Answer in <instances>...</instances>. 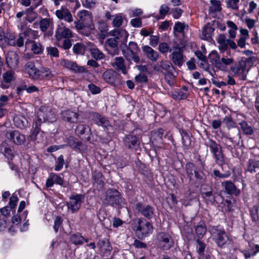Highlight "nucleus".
Returning a JSON list of instances; mask_svg holds the SVG:
<instances>
[{
  "label": "nucleus",
  "instance_id": "423d86ee",
  "mask_svg": "<svg viewBox=\"0 0 259 259\" xmlns=\"http://www.w3.org/2000/svg\"><path fill=\"white\" fill-rule=\"evenodd\" d=\"M169 58L173 63L181 67L186 60V57L183 54L182 48L179 47H173V51L169 55Z\"/></svg>",
  "mask_w": 259,
  "mask_h": 259
},
{
  "label": "nucleus",
  "instance_id": "4be33fe9",
  "mask_svg": "<svg viewBox=\"0 0 259 259\" xmlns=\"http://www.w3.org/2000/svg\"><path fill=\"white\" fill-rule=\"evenodd\" d=\"M124 143L128 148H133L139 145L140 141L138 138L135 135L130 134L125 137Z\"/></svg>",
  "mask_w": 259,
  "mask_h": 259
},
{
  "label": "nucleus",
  "instance_id": "f704fd0d",
  "mask_svg": "<svg viewBox=\"0 0 259 259\" xmlns=\"http://www.w3.org/2000/svg\"><path fill=\"white\" fill-rule=\"evenodd\" d=\"M31 44V51L34 54H41L44 52V47L40 42H36L35 40H30Z\"/></svg>",
  "mask_w": 259,
  "mask_h": 259
},
{
  "label": "nucleus",
  "instance_id": "0eeeda50",
  "mask_svg": "<svg viewBox=\"0 0 259 259\" xmlns=\"http://www.w3.org/2000/svg\"><path fill=\"white\" fill-rule=\"evenodd\" d=\"M251 59L248 58L245 61H241L238 64L232 66L230 68L231 71L234 76H237L242 80L246 79V63L249 62Z\"/></svg>",
  "mask_w": 259,
  "mask_h": 259
},
{
  "label": "nucleus",
  "instance_id": "0e129e2a",
  "mask_svg": "<svg viewBox=\"0 0 259 259\" xmlns=\"http://www.w3.org/2000/svg\"><path fill=\"white\" fill-rule=\"evenodd\" d=\"M211 3L212 6L210 7V9L212 11L219 12L221 10V4L219 1L211 0Z\"/></svg>",
  "mask_w": 259,
  "mask_h": 259
},
{
  "label": "nucleus",
  "instance_id": "e433bc0d",
  "mask_svg": "<svg viewBox=\"0 0 259 259\" xmlns=\"http://www.w3.org/2000/svg\"><path fill=\"white\" fill-rule=\"evenodd\" d=\"M241 130L244 134L247 135H251L253 133V130L252 127L249 125L245 121H242L238 123Z\"/></svg>",
  "mask_w": 259,
  "mask_h": 259
},
{
  "label": "nucleus",
  "instance_id": "412c9836",
  "mask_svg": "<svg viewBox=\"0 0 259 259\" xmlns=\"http://www.w3.org/2000/svg\"><path fill=\"white\" fill-rule=\"evenodd\" d=\"M222 185L225 188V192L228 194L238 196L240 194V191L237 189L234 184L230 181H227L222 183Z\"/></svg>",
  "mask_w": 259,
  "mask_h": 259
},
{
  "label": "nucleus",
  "instance_id": "4468645a",
  "mask_svg": "<svg viewBox=\"0 0 259 259\" xmlns=\"http://www.w3.org/2000/svg\"><path fill=\"white\" fill-rule=\"evenodd\" d=\"M40 124H36V122L33 121L32 129L28 139L32 141H37V143L41 142L45 140V137L43 133L39 135V138H37V135L39 133Z\"/></svg>",
  "mask_w": 259,
  "mask_h": 259
},
{
  "label": "nucleus",
  "instance_id": "f3484780",
  "mask_svg": "<svg viewBox=\"0 0 259 259\" xmlns=\"http://www.w3.org/2000/svg\"><path fill=\"white\" fill-rule=\"evenodd\" d=\"M6 63L9 67L12 69H15L18 67L19 64V56L14 51L8 53L6 56Z\"/></svg>",
  "mask_w": 259,
  "mask_h": 259
},
{
  "label": "nucleus",
  "instance_id": "49530a36",
  "mask_svg": "<svg viewBox=\"0 0 259 259\" xmlns=\"http://www.w3.org/2000/svg\"><path fill=\"white\" fill-rule=\"evenodd\" d=\"M212 152L216 159V160L222 162L224 160L223 155L221 151V146L218 144L215 148L212 150Z\"/></svg>",
  "mask_w": 259,
  "mask_h": 259
},
{
  "label": "nucleus",
  "instance_id": "9b49d317",
  "mask_svg": "<svg viewBox=\"0 0 259 259\" xmlns=\"http://www.w3.org/2000/svg\"><path fill=\"white\" fill-rule=\"evenodd\" d=\"M61 118L66 121L70 123L76 122L78 120L79 114L75 110L67 109L62 111Z\"/></svg>",
  "mask_w": 259,
  "mask_h": 259
},
{
  "label": "nucleus",
  "instance_id": "7ed1b4c3",
  "mask_svg": "<svg viewBox=\"0 0 259 259\" xmlns=\"http://www.w3.org/2000/svg\"><path fill=\"white\" fill-rule=\"evenodd\" d=\"M212 240L217 245L221 248L224 247L229 242V237L224 229L218 226L213 227L210 230Z\"/></svg>",
  "mask_w": 259,
  "mask_h": 259
},
{
  "label": "nucleus",
  "instance_id": "58836bf2",
  "mask_svg": "<svg viewBox=\"0 0 259 259\" xmlns=\"http://www.w3.org/2000/svg\"><path fill=\"white\" fill-rule=\"evenodd\" d=\"M52 23V20L50 18L41 19L39 22V28L42 32H45Z\"/></svg>",
  "mask_w": 259,
  "mask_h": 259
},
{
  "label": "nucleus",
  "instance_id": "473e14b6",
  "mask_svg": "<svg viewBox=\"0 0 259 259\" xmlns=\"http://www.w3.org/2000/svg\"><path fill=\"white\" fill-rule=\"evenodd\" d=\"M38 33L37 30H34L31 28L26 29L23 32L25 37L27 38L26 44L30 43V40H33V39L37 38L39 37Z\"/></svg>",
  "mask_w": 259,
  "mask_h": 259
},
{
  "label": "nucleus",
  "instance_id": "e2e57ef3",
  "mask_svg": "<svg viewBox=\"0 0 259 259\" xmlns=\"http://www.w3.org/2000/svg\"><path fill=\"white\" fill-rule=\"evenodd\" d=\"M123 22V19L120 14L116 15L113 19L112 24L114 27L120 26Z\"/></svg>",
  "mask_w": 259,
  "mask_h": 259
},
{
  "label": "nucleus",
  "instance_id": "b1692460",
  "mask_svg": "<svg viewBox=\"0 0 259 259\" xmlns=\"http://www.w3.org/2000/svg\"><path fill=\"white\" fill-rule=\"evenodd\" d=\"M234 60L232 58L223 56L220 57L219 63L217 67V69L220 70L225 71L227 70L228 66L231 65L233 63Z\"/></svg>",
  "mask_w": 259,
  "mask_h": 259
},
{
  "label": "nucleus",
  "instance_id": "f257e3e1",
  "mask_svg": "<svg viewBox=\"0 0 259 259\" xmlns=\"http://www.w3.org/2000/svg\"><path fill=\"white\" fill-rule=\"evenodd\" d=\"M131 228L135 232L137 238L141 240L149 236L153 231L152 224L140 218H137L132 220Z\"/></svg>",
  "mask_w": 259,
  "mask_h": 259
},
{
  "label": "nucleus",
  "instance_id": "79ce46f5",
  "mask_svg": "<svg viewBox=\"0 0 259 259\" xmlns=\"http://www.w3.org/2000/svg\"><path fill=\"white\" fill-rule=\"evenodd\" d=\"M206 231V228L203 223H200L195 227V233L199 238L203 237Z\"/></svg>",
  "mask_w": 259,
  "mask_h": 259
},
{
  "label": "nucleus",
  "instance_id": "cd10ccee",
  "mask_svg": "<svg viewBox=\"0 0 259 259\" xmlns=\"http://www.w3.org/2000/svg\"><path fill=\"white\" fill-rule=\"evenodd\" d=\"M112 66L117 70L121 71L123 74H126L127 71L124 65V60L122 57H116Z\"/></svg>",
  "mask_w": 259,
  "mask_h": 259
},
{
  "label": "nucleus",
  "instance_id": "69168bd1",
  "mask_svg": "<svg viewBox=\"0 0 259 259\" xmlns=\"http://www.w3.org/2000/svg\"><path fill=\"white\" fill-rule=\"evenodd\" d=\"M259 169V163H249L247 170L251 173L255 172Z\"/></svg>",
  "mask_w": 259,
  "mask_h": 259
},
{
  "label": "nucleus",
  "instance_id": "ea45409f",
  "mask_svg": "<svg viewBox=\"0 0 259 259\" xmlns=\"http://www.w3.org/2000/svg\"><path fill=\"white\" fill-rule=\"evenodd\" d=\"M220 56L216 51H212L209 55V59L210 62L217 68L218 63H219Z\"/></svg>",
  "mask_w": 259,
  "mask_h": 259
},
{
  "label": "nucleus",
  "instance_id": "f8f14e48",
  "mask_svg": "<svg viewBox=\"0 0 259 259\" xmlns=\"http://www.w3.org/2000/svg\"><path fill=\"white\" fill-rule=\"evenodd\" d=\"M24 71L29 75V76L33 79H38L40 77L38 69L36 68L34 62H27L24 67Z\"/></svg>",
  "mask_w": 259,
  "mask_h": 259
},
{
  "label": "nucleus",
  "instance_id": "864d4df0",
  "mask_svg": "<svg viewBox=\"0 0 259 259\" xmlns=\"http://www.w3.org/2000/svg\"><path fill=\"white\" fill-rule=\"evenodd\" d=\"M228 8L237 10L239 8V0H226Z\"/></svg>",
  "mask_w": 259,
  "mask_h": 259
},
{
  "label": "nucleus",
  "instance_id": "6e6d98bb",
  "mask_svg": "<svg viewBox=\"0 0 259 259\" xmlns=\"http://www.w3.org/2000/svg\"><path fill=\"white\" fill-rule=\"evenodd\" d=\"M258 210L259 207L258 205H254L250 209V213L253 221L255 222L258 220V217L257 215V212Z\"/></svg>",
  "mask_w": 259,
  "mask_h": 259
},
{
  "label": "nucleus",
  "instance_id": "2f4dec72",
  "mask_svg": "<svg viewBox=\"0 0 259 259\" xmlns=\"http://www.w3.org/2000/svg\"><path fill=\"white\" fill-rule=\"evenodd\" d=\"M36 8L37 7L31 6L30 8L26 9L25 11V19L28 22H32L37 18V14L34 11Z\"/></svg>",
  "mask_w": 259,
  "mask_h": 259
},
{
  "label": "nucleus",
  "instance_id": "f03ea898",
  "mask_svg": "<svg viewBox=\"0 0 259 259\" xmlns=\"http://www.w3.org/2000/svg\"><path fill=\"white\" fill-rule=\"evenodd\" d=\"M123 200L120 192L115 189H108L102 198V201L104 205L112 206L118 208L122 207Z\"/></svg>",
  "mask_w": 259,
  "mask_h": 259
},
{
  "label": "nucleus",
  "instance_id": "bb28decb",
  "mask_svg": "<svg viewBox=\"0 0 259 259\" xmlns=\"http://www.w3.org/2000/svg\"><path fill=\"white\" fill-rule=\"evenodd\" d=\"M10 139L13 143L17 145H21L26 140L24 135L21 134L19 132L16 131L10 133Z\"/></svg>",
  "mask_w": 259,
  "mask_h": 259
},
{
  "label": "nucleus",
  "instance_id": "39448f33",
  "mask_svg": "<svg viewBox=\"0 0 259 259\" xmlns=\"http://www.w3.org/2000/svg\"><path fill=\"white\" fill-rule=\"evenodd\" d=\"M156 242L157 246L163 250H167L174 244V241L171 236L165 232H159L156 235Z\"/></svg>",
  "mask_w": 259,
  "mask_h": 259
},
{
  "label": "nucleus",
  "instance_id": "a19ab883",
  "mask_svg": "<svg viewBox=\"0 0 259 259\" xmlns=\"http://www.w3.org/2000/svg\"><path fill=\"white\" fill-rule=\"evenodd\" d=\"M84 238L79 233L73 234L70 237V240L75 245H81L83 243Z\"/></svg>",
  "mask_w": 259,
  "mask_h": 259
},
{
  "label": "nucleus",
  "instance_id": "1a4fd4ad",
  "mask_svg": "<svg viewBox=\"0 0 259 259\" xmlns=\"http://www.w3.org/2000/svg\"><path fill=\"white\" fill-rule=\"evenodd\" d=\"M83 198V195L81 194L71 196L67 204L68 209H70L72 212L77 211L80 208Z\"/></svg>",
  "mask_w": 259,
  "mask_h": 259
},
{
  "label": "nucleus",
  "instance_id": "dca6fc26",
  "mask_svg": "<svg viewBox=\"0 0 259 259\" xmlns=\"http://www.w3.org/2000/svg\"><path fill=\"white\" fill-rule=\"evenodd\" d=\"M104 80L108 83L115 85L118 83L116 72L113 70H107L102 75Z\"/></svg>",
  "mask_w": 259,
  "mask_h": 259
},
{
  "label": "nucleus",
  "instance_id": "774afa93",
  "mask_svg": "<svg viewBox=\"0 0 259 259\" xmlns=\"http://www.w3.org/2000/svg\"><path fill=\"white\" fill-rule=\"evenodd\" d=\"M5 41L8 44L11 46H16V37L13 34H10L7 36L5 38Z\"/></svg>",
  "mask_w": 259,
  "mask_h": 259
},
{
  "label": "nucleus",
  "instance_id": "6e6552de",
  "mask_svg": "<svg viewBox=\"0 0 259 259\" xmlns=\"http://www.w3.org/2000/svg\"><path fill=\"white\" fill-rule=\"evenodd\" d=\"M136 209L139 213L148 219H151L154 216V208L150 205L139 202L136 203Z\"/></svg>",
  "mask_w": 259,
  "mask_h": 259
},
{
  "label": "nucleus",
  "instance_id": "09e8293b",
  "mask_svg": "<svg viewBox=\"0 0 259 259\" xmlns=\"http://www.w3.org/2000/svg\"><path fill=\"white\" fill-rule=\"evenodd\" d=\"M158 49L159 51L163 54H167L168 52H170L171 49H170L169 45L166 42H161L159 44Z\"/></svg>",
  "mask_w": 259,
  "mask_h": 259
},
{
  "label": "nucleus",
  "instance_id": "c756f323",
  "mask_svg": "<svg viewBox=\"0 0 259 259\" xmlns=\"http://www.w3.org/2000/svg\"><path fill=\"white\" fill-rule=\"evenodd\" d=\"M97 246L100 251L104 253L109 252L112 250L110 243L108 240L106 238L100 239L97 243Z\"/></svg>",
  "mask_w": 259,
  "mask_h": 259
},
{
  "label": "nucleus",
  "instance_id": "393cba45",
  "mask_svg": "<svg viewBox=\"0 0 259 259\" xmlns=\"http://www.w3.org/2000/svg\"><path fill=\"white\" fill-rule=\"evenodd\" d=\"M249 246V248L248 249H244L241 251V253L244 255L246 259L255 255L259 252L258 245L250 243Z\"/></svg>",
  "mask_w": 259,
  "mask_h": 259
},
{
  "label": "nucleus",
  "instance_id": "052dcab7",
  "mask_svg": "<svg viewBox=\"0 0 259 259\" xmlns=\"http://www.w3.org/2000/svg\"><path fill=\"white\" fill-rule=\"evenodd\" d=\"M102 115L97 112H91L90 113V118L94 122V123L99 125L100 120L101 119Z\"/></svg>",
  "mask_w": 259,
  "mask_h": 259
},
{
  "label": "nucleus",
  "instance_id": "a878e982",
  "mask_svg": "<svg viewBox=\"0 0 259 259\" xmlns=\"http://www.w3.org/2000/svg\"><path fill=\"white\" fill-rule=\"evenodd\" d=\"M143 51L147 57L152 61H156L159 58V54L152 48L148 46H145L143 48Z\"/></svg>",
  "mask_w": 259,
  "mask_h": 259
},
{
  "label": "nucleus",
  "instance_id": "6ab92c4d",
  "mask_svg": "<svg viewBox=\"0 0 259 259\" xmlns=\"http://www.w3.org/2000/svg\"><path fill=\"white\" fill-rule=\"evenodd\" d=\"M0 151L8 159L10 160H12L16 155V152L12 148L9 147L6 142H2L0 145Z\"/></svg>",
  "mask_w": 259,
  "mask_h": 259
},
{
  "label": "nucleus",
  "instance_id": "c03bdc74",
  "mask_svg": "<svg viewBox=\"0 0 259 259\" xmlns=\"http://www.w3.org/2000/svg\"><path fill=\"white\" fill-rule=\"evenodd\" d=\"M15 73L12 70H8L3 74V79L5 82L10 83L15 79Z\"/></svg>",
  "mask_w": 259,
  "mask_h": 259
},
{
  "label": "nucleus",
  "instance_id": "20e7f679",
  "mask_svg": "<svg viewBox=\"0 0 259 259\" xmlns=\"http://www.w3.org/2000/svg\"><path fill=\"white\" fill-rule=\"evenodd\" d=\"M56 117L55 113L50 108L45 106H41L37 112V118L34 121L36 124H40L42 122H53L56 121Z\"/></svg>",
  "mask_w": 259,
  "mask_h": 259
},
{
  "label": "nucleus",
  "instance_id": "bf43d9fd",
  "mask_svg": "<svg viewBox=\"0 0 259 259\" xmlns=\"http://www.w3.org/2000/svg\"><path fill=\"white\" fill-rule=\"evenodd\" d=\"M63 223V220L60 216H57L54 221V224L53 229L55 232L56 233L58 232L59 228L61 226Z\"/></svg>",
  "mask_w": 259,
  "mask_h": 259
},
{
  "label": "nucleus",
  "instance_id": "5fc2aeb1",
  "mask_svg": "<svg viewBox=\"0 0 259 259\" xmlns=\"http://www.w3.org/2000/svg\"><path fill=\"white\" fill-rule=\"evenodd\" d=\"M47 53L51 57H58L59 51L57 48L53 47H47L46 49Z\"/></svg>",
  "mask_w": 259,
  "mask_h": 259
},
{
  "label": "nucleus",
  "instance_id": "c9c22d12",
  "mask_svg": "<svg viewBox=\"0 0 259 259\" xmlns=\"http://www.w3.org/2000/svg\"><path fill=\"white\" fill-rule=\"evenodd\" d=\"M112 35L118 40L120 39L126 40L128 36V32L124 29H115Z\"/></svg>",
  "mask_w": 259,
  "mask_h": 259
},
{
  "label": "nucleus",
  "instance_id": "4c0bfd02",
  "mask_svg": "<svg viewBox=\"0 0 259 259\" xmlns=\"http://www.w3.org/2000/svg\"><path fill=\"white\" fill-rule=\"evenodd\" d=\"M75 132L77 135L81 136L86 133H90L91 129L90 127L86 125L79 124L76 126L75 129Z\"/></svg>",
  "mask_w": 259,
  "mask_h": 259
},
{
  "label": "nucleus",
  "instance_id": "4d7b16f0",
  "mask_svg": "<svg viewBox=\"0 0 259 259\" xmlns=\"http://www.w3.org/2000/svg\"><path fill=\"white\" fill-rule=\"evenodd\" d=\"M119 41L115 37H112L108 39L106 41V47H109L111 48H115L117 47Z\"/></svg>",
  "mask_w": 259,
  "mask_h": 259
},
{
  "label": "nucleus",
  "instance_id": "c85d7f7f",
  "mask_svg": "<svg viewBox=\"0 0 259 259\" xmlns=\"http://www.w3.org/2000/svg\"><path fill=\"white\" fill-rule=\"evenodd\" d=\"M74 24L78 32L85 36H88L90 34V31L89 30V29H90V27L84 22L80 21H75Z\"/></svg>",
  "mask_w": 259,
  "mask_h": 259
},
{
  "label": "nucleus",
  "instance_id": "3c124183",
  "mask_svg": "<svg viewBox=\"0 0 259 259\" xmlns=\"http://www.w3.org/2000/svg\"><path fill=\"white\" fill-rule=\"evenodd\" d=\"M73 51L76 54H83L85 51L83 45L80 43H76L73 47Z\"/></svg>",
  "mask_w": 259,
  "mask_h": 259
},
{
  "label": "nucleus",
  "instance_id": "8fccbe9b",
  "mask_svg": "<svg viewBox=\"0 0 259 259\" xmlns=\"http://www.w3.org/2000/svg\"><path fill=\"white\" fill-rule=\"evenodd\" d=\"M197 243V245L196 247L197 252L199 254L200 256H203L204 255V251L206 247V245L204 243L200 240L199 239H198L196 240Z\"/></svg>",
  "mask_w": 259,
  "mask_h": 259
},
{
  "label": "nucleus",
  "instance_id": "ddd939ff",
  "mask_svg": "<svg viewBox=\"0 0 259 259\" xmlns=\"http://www.w3.org/2000/svg\"><path fill=\"white\" fill-rule=\"evenodd\" d=\"M55 37L57 40H60L62 38H70L72 37V33L70 29L63 24L59 25L56 30Z\"/></svg>",
  "mask_w": 259,
  "mask_h": 259
},
{
  "label": "nucleus",
  "instance_id": "9d476101",
  "mask_svg": "<svg viewBox=\"0 0 259 259\" xmlns=\"http://www.w3.org/2000/svg\"><path fill=\"white\" fill-rule=\"evenodd\" d=\"M60 64L62 66L65 67L67 69L75 73H83L85 72V68L82 66H78L76 62L67 59H61Z\"/></svg>",
  "mask_w": 259,
  "mask_h": 259
},
{
  "label": "nucleus",
  "instance_id": "a211bd4d",
  "mask_svg": "<svg viewBox=\"0 0 259 259\" xmlns=\"http://www.w3.org/2000/svg\"><path fill=\"white\" fill-rule=\"evenodd\" d=\"M77 16L79 21L84 22L90 27V29L94 28L92 24V14L90 12L85 10L79 11L77 13Z\"/></svg>",
  "mask_w": 259,
  "mask_h": 259
},
{
  "label": "nucleus",
  "instance_id": "13d9d810",
  "mask_svg": "<svg viewBox=\"0 0 259 259\" xmlns=\"http://www.w3.org/2000/svg\"><path fill=\"white\" fill-rule=\"evenodd\" d=\"M181 134L183 145L186 147L188 146L190 144V141L188 133L186 131L182 130L181 132Z\"/></svg>",
  "mask_w": 259,
  "mask_h": 259
},
{
  "label": "nucleus",
  "instance_id": "aec40b11",
  "mask_svg": "<svg viewBox=\"0 0 259 259\" xmlns=\"http://www.w3.org/2000/svg\"><path fill=\"white\" fill-rule=\"evenodd\" d=\"M55 14L59 19H64L68 22H71L73 21L72 15L66 8L61 7L60 9L56 11Z\"/></svg>",
  "mask_w": 259,
  "mask_h": 259
},
{
  "label": "nucleus",
  "instance_id": "a18cd8bd",
  "mask_svg": "<svg viewBox=\"0 0 259 259\" xmlns=\"http://www.w3.org/2000/svg\"><path fill=\"white\" fill-rule=\"evenodd\" d=\"M227 24L230 28L228 31L230 37L232 38H235L236 34V30H237V25L232 21H228Z\"/></svg>",
  "mask_w": 259,
  "mask_h": 259
},
{
  "label": "nucleus",
  "instance_id": "7c9ffc66",
  "mask_svg": "<svg viewBox=\"0 0 259 259\" xmlns=\"http://www.w3.org/2000/svg\"><path fill=\"white\" fill-rule=\"evenodd\" d=\"M214 28L210 23L205 25L202 29V38L205 40H209L211 38Z\"/></svg>",
  "mask_w": 259,
  "mask_h": 259
},
{
  "label": "nucleus",
  "instance_id": "de8ad7c7",
  "mask_svg": "<svg viewBox=\"0 0 259 259\" xmlns=\"http://www.w3.org/2000/svg\"><path fill=\"white\" fill-rule=\"evenodd\" d=\"M92 57L96 60H101L104 58V55L101 51L96 48L90 50Z\"/></svg>",
  "mask_w": 259,
  "mask_h": 259
},
{
  "label": "nucleus",
  "instance_id": "603ef678",
  "mask_svg": "<svg viewBox=\"0 0 259 259\" xmlns=\"http://www.w3.org/2000/svg\"><path fill=\"white\" fill-rule=\"evenodd\" d=\"M223 121L229 129L236 127V124L231 116H226L224 118Z\"/></svg>",
  "mask_w": 259,
  "mask_h": 259
},
{
  "label": "nucleus",
  "instance_id": "37998d69",
  "mask_svg": "<svg viewBox=\"0 0 259 259\" xmlns=\"http://www.w3.org/2000/svg\"><path fill=\"white\" fill-rule=\"evenodd\" d=\"M39 74H40V77L38 78L39 79H42L43 78L46 77L48 78H51L53 76V74L50 70V69L46 67H41L40 69H38Z\"/></svg>",
  "mask_w": 259,
  "mask_h": 259
},
{
  "label": "nucleus",
  "instance_id": "5701e85b",
  "mask_svg": "<svg viewBox=\"0 0 259 259\" xmlns=\"http://www.w3.org/2000/svg\"><path fill=\"white\" fill-rule=\"evenodd\" d=\"M163 133L164 130L161 128L151 132L150 140L153 144L157 145L162 143Z\"/></svg>",
  "mask_w": 259,
  "mask_h": 259
},
{
  "label": "nucleus",
  "instance_id": "72a5a7b5",
  "mask_svg": "<svg viewBox=\"0 0 259 259\" xmlns=\"http://www.w3.org/2000/svg\"><path fill=\"white\" fill-rule=\"evenodd\" d=\"M123 54L126 59L129 61H134L136 63H138L140 61V58L137 55V53L133 52L132 51L126 48L125 50L122 51Z\"/></svg>",
  "mask_w": 259,
  "mask_h": 259
},
{
  "label": "nucleus",
  "instance_id": "338daca9",
  "mask_svg": "<svg viewBox=\"0 0 259 259\" xmlns=\"http://www.w3.org/2000/svg\"><path fill=\"white\" fill-rule=\"evenodd\" d=\"M169 10V8L168 6L162 5L160 6L159 9V14L161 16L160 18L163 19L165 17V16L167 14Z\"/></svg>",
  "mask_w": 259,
  "mask_h": 259
},
{
  "label": "nucleus",
  "instance_id": "2eb2a0df",
  "mask_svg": "<svg viewBox=\"0 0 259 259\" xmlns=\"http://www.w3.org/2000/svg\"><path fill=\"white\" fill-rule=\"evenodd\" d=\"M172 69V64L168 60H162L157 63L153 67L154 71L163 73V71L169 73L171 71Z\"/></svg>",
  "mask_w": 259,
  "mask_h": 259
},
{
  "label": "nucleus",
  "instance_id": "680f3d73",
  "mask_svg": "<svg viewBox=\"0 0 259 259\" xmlns=\"http://www.w3.org/2000/svg\"><path fill=\"white\" fill-rule=\"evenodd\" d=\"M94 179L96 183L98 184H102L103 181L102 180L103 175L102 173L98 170L95 171L93 174Z\"/></svg>",
  "mask_w": 259,
  "mask_h": 259
}]
</instances>
